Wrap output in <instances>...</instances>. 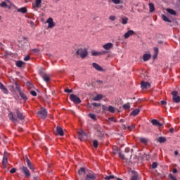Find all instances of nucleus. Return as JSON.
Returning <instances> with one entry per match:
<instances>
[{
  "label": "nucleus",
  "instance_id": "f257e3e1",
  "mask_svg": "<svg viewBox=\"0 0 180 180\" xmlns=\"http://www.w3.org/2000/svg\"><path fill=\"white\" fill-rule=\"evenodd\" d=\"M77 56H80L81 58H85L88 56V51L86 49H79L76 51Z\"/></svg>",
  "mask_w": 180,
  "mask_h": 180
},
{
  "label": "nucleus",
  "instance_id": "f03ea898",
  "mask_svg": "<svg viewBox=\"0 0 180 180\" xmlns=\"http://www.w3.org/2000/svg\"><path fill=\"white\" fill-rule=\"evenodd\" d=\"M38 117L46 119L47 117V110L44 108H41L37 112Z\"/></svg>",
  "mask_w": 180,
  "mask_h": 180
},
{
  "label": "nucleus",
  "instance_id": "7ed1b4c3",
  "mask_svg": "<svg viewBox=\"0 0 180 180\" xmlns=\"http://www.w3.org/2000/svg\"><path fill=\"white\" fill-rule=\"evenodd\" d=\"M172 95L173 102H174V103H179V102H180V96H178V91H173L172 92Z\"/></svg>",
  "mask_w": 180,
  "mask_h": 180
},
{
  "label": "nucleus",
  "instance_id": "20e7f679",
  "mask_svg": "<svg viewBox=\"0 0 180 180\" xmlns=\"http://www.w3.org/2000/svg\"><path fill=\"white\" fill-rule=\"evenodd\" d=\"M70 99L74 103H81V98H79V97L77 96L75 94H70Z\"/></svg>",
  "mask_w": 180,
  "mask_h": 180
},
{
  "label": "nucleus",
  "instance_id": "39448f33",
  "mask_svg": "<svg viewBox=\"0 0 180 180\" xmlns=\"http://www.w3.org/2000/svg\"><path fill=\"white\" fill-rule=\"evenodd\" d=\"M20 170L22 171V174H24L26 178H29V176H31L30 170L27 167H20Z\"/></svg>",
  "mask_w": 180,
  "mask_h": 180
},
{
  "label": "nucleus",
  "instance_id": "423d86ee",
  "mask_svg": "<svg viewBox=\"0 0 180 180\" xmlns=\"http://www.w3.org/2000/svg\"><path fill=\"white\" fill-rule=\"evenodd\" d=\"M15 112L18 119L20 120H23L25 119V115H23V113L19 110V108H15Z\"/></svg>",
  "mask_w": 180,
  "mask_h": 180
},
{
  "label": "nucleus",
  "instance_id": "0eeeda50",
  "mask_svg": "<svg viewBox=\"0 0 180 180\" xmlns=\"http://www.w3.org/2000/svg\"><path fill=\"white\" fill-rule=\"evenodd\" d=\"M46 23H48V29H53L56 26V22L53 20V18H49L46 20Z\"/></svg>",
  "mask_w": 180,
  "mask_h": 180
},
{
  "label": "nucleus",
  "instance_id": "6e6552de",
  "mask_svg": "<svg viewBox=\"0 0 180 180\" xmlns=\"http://www.w3.org/2000/svg\"><path fill=\"white\" fill-rule=\"evenodd\" d=\"M96 179V174L94 172H89L86 174L85 180H95Z\"/></svg>",
  "mask_w": 180,
  "mask_h": 180
},
{
  "label": "nucleus",
  "instance_id": "1a4fd4ad",
  "mask_svg": "<svg viewBox=\"0 0 180 180\" xmlns=\"http://www.w3.org/2000/svg\"><path fill=\"white\" fill-rule=\"evenodd\" d=\"M141 87L142 89H148V88H151V84L148 82H141Z\"/></svg>",
  "mask_w": 180,
  "mask_h": 180
},
{
  "label": "nucleus",
  "instance_id": "9d476101",
  "mask_svg": "<svg viewBox=\"0 0 180 180\" xmlns=\"http://www.w3.org/2000/svg\"><path fill=\"white\" fill-rule=\"evenodd\" d=\"M85 137H86V133L84 131H80L78 132V139L79 140H81V141H84L85 139Z\"/></svg>",
  "mask_w": 180,
  "mask_h": 180
},
{
  "label": "nucleus",
  "instance_id": "9b49d317",
  "mask_svg": "<svg viewBox=\"0 0 180 180\" xmlns=\"http://www.w3.org/2000/svg\"><path fill=\"white\" fill-rule=\"evenodd\" d=\"M25 161L27 162V165L30 169L32 171H34V166L32 164V162H30V160H29V158L27 156H25Z\"/></svg>",
  "mask_w": 180,
  "mask_h": 180
},
{
  "label": "nucleus",
  "instance_id": "f8f14e48",
  "mask_svg": "<svg viewBox=\"0 0 180 180\" xmlns=\"http://www.w3.org/2000/svg\"><path fill=\"white\" fill-rule=\"evenodd\" d=\"M2 165L4 167H6V165H8V152H6V151H4V153Z\"/></svg>",
  "mask_w": 180,
  "mask_h": 180
},
{
  "label": "nucleus",
  "instance_id": "ddd939ff",
  "mask_svg": "<svg viewBox=\"0 0 180 180\" xmlns=\"http://www.w3.org/2000/svg\"><path fill=\"white\" fill-rule=\"evenodd\" d=\"M8 118H9V120H11V122H13V123L18 122V117H15V115H13V112H12L8 113Z\"/></svg>",
  "mask_w": 180,
  "mask_h": 180
},
{
  "label": "nucleus",
  "instance_id": "4468645a",
  "mask_svg": "<svg viewBox=\"0 0 180 180\" xmlns=\"http://www.w3.org/2000/svg\"><path fill=\"white\" fill-rule=\"evenodd\" d=\"M106 53H108V51H100V52L92 51L91 56H103V55L106 54Z\"/></svg>",
  "mask_w": 180,
  "mask_h": 180
},
{
  "label": "nucleus",
  "instance_id": "2eb2a0df",
  "mask_svg": "<svg viewBox=\"0 0 180 180\" xmlns=\"http://www.w3.org/2000/svg\"><path fill=\"white\" fill-rule=\"evenodd\" d=\"M134 31L129 30H128L124 34V39H129V37H130V36H134Z\"/></svg>",
  "mask_w": 180,
  "mask_h": 180
},
{
  "label": "nucleus",
  "instance_id": "dca6fc26",
  "mask_svg": "<svg viewBox=\"0 0 180 180\" xmlns=\"http://www.w3.org/2000/svg\"><path fill=\"white\" fill-rule=\"evenodd\" d=\"M113 48V44L112 42H108L103 46V49L104 50H110V49Z\"/></svg>",
  "mask_w": 180,
  "mask_h": 180
},
{
  "label": "nucleus",
  "instance_id": "f3484780",
  "mask_svg": "<svg viewBox=\"0 0 180 180\" xmlns=\"http://www.w3.org/2000/svg\"><path fill=\"white\" fill-rule=\"evenodd\" d=\"M92 65L94 68H95V70H96L97 71H105V70H103V68H102V67H101V65H99L96 63H93Z\"/></svg>",
  "mask_w": 180,
  "mask_h": 180
},
{
  "label": "nucleus",
  "instance_id": "a211bd4d",
  "mask_svg": "<svg viewBox=\"0 0 180 180\" xmlns=\"http://www.w3.org/2000/svg\"><path fill=\"white\" fill-rule=\"evenodd\" d=\"M0 89L4 92L6 95H8L9 94V91H8V89L5 88V86L2 82H0Z\"/></svg>",
  "mask_w": 180,
  "mask_h": 180
},
{
  "label": "nucleus",
  "instance_id": "6ab92c4d",
  "mask_svg": "<svg viewBox=\"0 0 180 180\" xmlns=\"http://www.w3.org/2000/svg\"><path fill=\"white\" fill-rule=\"evenodd\" d=\"M151 123L153 126H156L157 127H161L162 126V124H161L158 120L154 119L151 120Z\"/></svg>",
  "mask_w": 180,
  "mask_h": 180
},
{
  "label": "nucleus",
  "instance_id": "aec40b11",
  "mask_svg": "<svg viewBox=\"0 0 180 180\" xmlns=\"http://www.w3.org/2000/svg\"><path fill=\"white\" fill-rule=\"evenodd\" d=\"M41 77L43 78L44 81L46 82V84H49V82H50V77L47 75V74H43L41 75Z\"/></svg>",
  "mask_w": 180,
  "mask_h": 180
},
{
  "label": "nucleus",
  "instance_id": "412c9836",
  "mask_svg": "<svg viewBox=\"0 0 180 180\" xmlns=\"http://www.w3.org/2000/svg\"><path fill=\"white\" fill-rule=\"evenodd\" d=\"M56 131H57V134H58V136H64V131H63V128L60 127H57Z\"/></svg>",
  "mask_w": 180,
  "mask_h": 180
},
{
  "label": "nucleus",
  "instance_id": "4be33fe9",
  "mask_svg": "<svg viewBox=\"0 0 180 180\" xmlns=\"http://www.w3.org/2000/svg\"><path fill=\"white\" fill-rule=\"evenodd\" d=\"M25 62L22 61V60H18L15 62V65L16 67H18V68H22V67H23V65H25Z\"/></svg>",
  "mask_w": 180,
  "mask_h": 180
},
{
  "label": "nucleus",
  "instance_id": "5701e85b",
  "mask_svg": "<svg viewBox=\"0 0 180 180\" xmlns=\"http://www.w3.org/2000/svg\"><path fill=\"white\" fill-rule=\"evenodd\" d=\"M41 4V0H35V3L32 4L33 8H39Z\"/></svg>",
  "mask_w": 180,
  "mask_h": 180
},
{
  "label": "nucleus",
  "instance_id": "b1692460",
  "mask_svg": "<svg viewBox=\"0 0 180 180\" xmlns=\"http://www.w3.org/2000/svg\"><path fill=\"white\" fill-rule=\"evenodd\" d=\"M150 58H151V54H150V53L143 54V61H148V60H150Z\"/></svg>",
  "mask_w": 180,
  "mask_h": 180
},
{
  "label": "nucleus",
  "instance_id": "393cba45",
  "mask_svg": "<svg viewBox=\"0 0 180 180\" xmlns=\"http://www.w3.org/2000/svg\"><path fill=\"white\" fill-rule=\"evenodd\" d=\"M17 12H20V13H27V8H26V7H22L20 8H18L17 10Z\"/></svg>",
  "mask_w": 180,
  "mask_h": 180
},
{
  "label": "nucleus",
  "instance_id": "a878e982",
  "mask_svg": "<svg viewBox=\"0 0 180 180\" xmlns=\"http://www.w3.org/2000/svg\"><path fill=\"white\" fill-rule=\"evenodd\" d=\"M158 143H165V141H167V138H165L164 136H160L158 139Z\"/></svg>",
  "mask_w": 180,
  "mask_h": 180
},
{
  "label": "nucleus",
  "instance_id": "bb28decb",
  "mask_svg": "<svg viewBox=\"0 0 180 180\" xmlns=\"http://www.w3.org/2000/svg\"><path fill=\"white\" fill-rule=\"evenodd\" d=\"M19 95L22 100H24L25 101H27V96H26L25 94H24L22 91H20Z\"/></svg>",
  "mask_w": 180,
  "mask_h": 180
},
{
  "label": "nucleus",
  "instance_id": "cd10ccee",
  "mask_svg": "<svg viewBox=\"0 0 180 180\" xmlns=\"http://www.w3.org/2000/svg\"><path fill=\"white\" fill-rule=\"evenodd\" d=\"M15 89L18 91V94L22 92V89L20 88V86L19 85V83L18 82H15Z\"/></svg>",
  "mask_w": 180,
  "mask_h": 180
},
{
  "label": "nucleus",
  "instance_id": "c85d7f7f",
  "mask_svg": "<svg viewBox=\"0 0 180 180\" xmlns=\"http://www.w3.org/2000/svg\"><path fill=\"white\" fill-rule=\"evenodd\" d=\"M148 6H149V11L150 13L154 12V11H155V7L154 6V4L153 3H149Z\"/></svg>",
  "mask_w": 180,
  "mask_h": 180
},
{
  "label": "nucleus",
  "instance_id": "c756f323",
  "mask_svg": "<svg viewBox=\"0 0 180 180\" xmlns=\"http://www.w3.org/2000/svg\"><path fill=\"white\" fill-rule=\"evenodd\" d=\"M139 113H140V110L135 109L131 112V116H137V115H139Z\"/></svg>",
  "mask_w": 180,
  "mask_h": 180
},
{
  "label": "nucleus",
  "instance_id": "7c9ffc66",
  "mask_svg": "<svg viewBox=\"0 0 180 180\" xmlns=\"http://www.w3.org/2000/svg\"><path fill=\"white\" fill-rule=\"evenodd\" d=\"M85 172H86V170L84 167H81L78 171L79 175H84Z\"/></svg>",
  "mask_w": 180,
  "mask_h": 180
},
{
  "label": "nucleus",
  "instance_id": "2f4dec72",
  "mask_svg": "<svg viewBox=\"0 0 180 180\" xmlns=\"http://www.w3.org/2000/svg\"><path fill=\"white\" fill-rule=\"evenodd\" d=\"M167 12H168V13H169L170 15H173L174 16H175V15H176V12L171 8H167Z\"/></svg>",
  "mask_w": 180,
  "mask_h": 180
},
{
  "label": "nucleus",
  "instance_id": "473e14b6",
  "mask_svg": "<svg viewBox=\"0 0 180 180\" xmlns=\"http://www.w3.org/2000/svg\"><path fill=\"white\" fill-rule=\"evenodd\" d=\"M162 19L165 21V22H168V23H171V20H169V18H168L165 15L162 14Z\"/></svg>",
  "mask_w": 180,
  "mask_h": 180
},
{
  "label": "nucleus",
  "instance_id": "72a5a7b5",
  "mask_svg": "<svg viewBox=\"0 0 180 180\" xmlns=\"http://www.w3.org/2000/svg\"><path fill=\"white\" fill-rule=\"evenodd\" d=\"M103 98V96H102L101 94H98L96 96H95L93 98V101H101V99H102Z\"/></svg>",
  "mask_w": 180,
  "mask_h": 180
},
{
  "label": "nucleus",
  "instance_id": "f704fd0d",
  "mask_svg": "<svg viewBox=\"0 0 180 180\" xmlns=\"http://www.w3.org/2000/svg\"><path fill=\"white\" fill-rule=\"evenodd\" d=\"M119 153V149L117 148V147L116 146H113L112 147V154H114V155H116V154Z\"/></svg>",
  "mask_w": 180,
  "mask_h": 180
},
{
  "label": "nucleus",
  "instance_id": "c9c22d12",
  "mask_svg": "<svg viewBox=\"0 0 180 180\" xmlns=\"http://www.w3.org/2000/svg\"><path fill=\"white\" fill-rule=\"evenodd\" d=\"M108 110L110 113H115V107H113L112 105H109L108 108Z\"/></svg>",
  "mask_w": 180,
  "mask_h": 180
},
{
  "label": "nucleus",
  "instance_id": "e433bc0d",
  "mask_svg": "<svg viewBox=\"0 0 180 180\" xmlns=\"http://www.w3.org/2000/svg\"><path fill=\"white\" fill-rule=\"evenodd\" d=\"M94 129L95 130H96V131H98V133H101V131H103V129H102V127H101L99 125H96Z\"/></svg>",
  "mask_w": 180,
  "mask_h": 180
},
{
  "label": "nucleus",
  "instance_id": "4c0bfd02",
  "mask_svg": "<svg viewBox=\"0 0 180 180\" xmlns=\"http://www.w3.org/2000/svg\"><path fill=\"white\" fill-rule=\"evenodd\" d=\"M122 25H127V22H129V18L127 17L122 18Z\"/></svg>",
  "mask_w": 180,
  "mask_h": 180
},
{
  "label": "nucleus",
  "instance_id": "58836bf2",
  "mask_svg": "<svg viewBox=\"0 0 180 180\" xmlns=\"http://www.w3.org/2000/svg\"><path fill=\"white\" fill-rule=\"evenodd\" d=\"M139 141H140L141 143H142L143 144H147V143H148V141L147 139H146V138H140Z\"/></svg>",
  "mask_w": 180,
  "mask_h": 180
},
{
  "label": "nucleus",
  "instance_id": "ea45409f",
  "mask_svg": "<svg viewBox=\"0 0 180 180\" xmlns=\"http://www.w3.org/2000/svg\"><path fill=\"white\" fill-rule=\"evenodd\" d=\"M96 135L98 136V137H99L100 139H102V137H103V136L105 135L103 134V131H101V133H98V131H96Z\"/></svg>",
  "mask_w": 180,
  "mask_h": 180
},
{
  "label": "nucleus",
  "instance_id": "a19ab883",
  "mask_svg": "<svg viewBox=\"0 0 180 180\" xmlns=\"http://www.w3.org/2000/svg\"><path fill=\"white\" fill-rule=\"evenodd\" d=\"M157 167H158V163L153 162L151 165L152 169H155V168H157Z\"/></svg>",
  "mask_w": 180,
  "mask_h": 180
},
{
  "label": "nucleus",
  "instance_id": "79ce46f5",
  "mask_svg": "<svg viewBox=\"0 0 180 180\" xmlns=\"http://www.w3.org/2000/svg\"><path fill=\"white\" fill-rule=\"evenodd\" d=\"M89 116L91 119H92L93 120H96V115H95L93 113H89Z\"/></svg>",
  "mask_w": 180,
  "mask_h": 180
},
{
  "label": "nucleus",
  "instance_id": "37998d69",
  "mask_svg": "<svg viewBox=\"0 0 180 180\" xmlns=\"http://www.w3.org/2000/svg\"><path fill=\"white\" fill-rule=\"evenodd\" d=\"M123 109L125 110H127L128 109H130V104H124L122 106Z\"/></svg>",
  "mask_w": 180,
  "mask_h": 180
},
{
  "label": "nucleus",
  "instance_id": "c03bdc74",
  "mask_svg": "<svg viewBox=\"0 0 180 180\" xmlns=\"http://www.w3.org/2000/svg\"><path fill=\"white\" fill-rule=\"evenodd\" d=\"M104 179H105V180L115 179V176L114 175L106 176L104 178Z\"/></svg>",
  "mask_w": 180,
  "mask_h": 180
},
{
  "label": "nucleus",
  "instance_id": "a18cd8bd",
  "mask_svg": "<svg viewBox=\"0 0 180 180\" xmlns=\"http://www.w3.org/2000/svg\"><path fill=\"white\" fill-rule=\"evenodd\" d=\"M93 146H94V148H98V141L94 140V141H93Z\"/></svg>",
  "mask_w": 180,
  "mask_h": 180
},
{
  "label": "nucleus",
  "instance_id": "49530a36",
  "mask_svg": "<svg viewBox=\"0 0 180 180\" xmlns=\"http://www.w3.org/2000/svg\"><path fill=\"white\" fill-rule=\"evenodd\" d=\"M9 90L11 91V92H15V86L13 85H11L9 86Z\"/></svg>",
  "mask_w": 180,
  "mask_h": 180
},
{
  "label": "nucleus",
  "instance_id": "de8ad7c7",
  "mask_svg": "<svg viewBox=\"0 0 180 180\" xmlns=\"http://www.w3.org/2000/svg\"><path fill=\"white\" fill-rule=\"evenodd\" d=\"M111 2H112V4H115V5H119V4L121 3L120 0H111Z\"/></svg>",
  "mask_w": 180,
  "mask_h": 180
},
{
  "label": "nucleus",
  "instance_id": "09e8293b",
  "mask_svg": "<svg viewBox=\"0 0 180 180\" xmlns=\"http://www.w3.org/2000/svg\"><path fill=\"white\" fill-rule=\"evenodd\" d=\"M119 157L121 158V160H126V157H124V155H123L122 153L119 152Z\"/></svg>",
  "mask_w": 180,
  "mask_h": 180
},
{
  "label": "nucleus",
  "instance_id": "8fccbe9b",
  "mask_svg": "<svg viewBox=\"0 0 180 180\" xmlns=\"http://www.w3.org/2000/svg\"><path fill=\"white\" fill-rule=\"evenodd\" d=\"M128 130H130V131H131L133 130V129H136V125L134 124H131V126H129L127 127Z\"/></svg>",
  "mask_w": 180,
  "mask_h": 180
},
{
  "label": "nucleus",
  "instance_id": "3c124183",
  "mask_svg": "<svg viewBox=\"0 0 180 180\" xmlns=\"http://www.w3.org/2000/svg\"><path fill=\"white\" fill-rule=\"evenodd\" d=\"M138 179H139V176H137L136 174H134L131 177V180H138Z\"/></svg>",
  "mask_w": 180,
  "mask_h": 180
},
{
  "label": "nucleus",
  "instance_id": "603ef678",
  "mask_svg": "<svg viewBox=\"0 0 180 180\" xmlns=\"http://www.w3.org/2000/svg\"><path fill=\"white\" fill-rule=\"evenodd\" d=\"M169 179H172V180H176V177L172 175V174H169Z\"/></svg>",
  "mask_w": 180,
  "mask_h": 180
},
{
  "label": "nucleus",
  "instance_id": "864d4df0",
  "mask_svg": "<svg viewBox=\"0 0 180 180\" xmlns=\"http://www.w3.org/2000/svg\"><path fill=\"white\" fill-rule=\"evenodd\" d=\"M0 6H1V8H6V6H8V4H6V2L3 1V2L0 4Z\"/></svg>",
  "mask_w": 180,
  "mask_h": 180
},
{
  "label": "nucleus",
  "instance_id": "5fc2aeb1",
  "mask_svg": "<svg viewBox=\"0 0 180 180\" xmlns=\"http://www.w3.org/2000/svg\"><path fill=\"white\" fill-rule=\"evenodd\" d=\"M30 94L32 96H37V93H36L34 91L32 90L30 91Z\"/></svg>",
  "mask_w": 180,
  "mask_h": 180
},
{
  "label": "nucleus",
  "instance_id": "6e6d98bb",
  "mask_svg": "<svg viewBox=\"0 0 180 180\" xmlns=\"http://www.w3.org/2000/svg\"><path fill=\"white\" fill-rule=\"evenodd\" d=\"M65 92H66L68 94H72V89H65Z\"/></svg>",
  "mask_w": 180,
  "mask_h": 180
},
{
  "label": "nucleus",
  "instance_id": "4d7b16f0",
  "mask_svg": "<svg viewBox=\"0 0 180 180\" xmlns=\"http://www.w3.org/2000/svg\"><path fill=\"white\" fill-rule=\"evenodd\" d=\"M92 105L94 106V108H98V106H101V104L98 103H93Z\"/></svg>",
  "mask_w": 180,
  "mask_h": 180
},
{
  "label": "nucleus",
  "instance_id": "13d9d810",
  "mask_svg": "<svg viewBox=\"0 0 180 180\" xmlns=\"http://www.w3.org/2000/svg\"><path fill=\"white\" fill-rule=\"evenodd\" d=\"M154 54L158 55V48H157V47L154 48Z\"/></svg>",
  "mask_w": 180,
  "mask_h": 180
},
{
  "label": "nucleus",
  "instance_id": "bf43d9fd",
  "mask_svg": "<svg viewBox=\"0 0 180 180\" xmlns=\"http://www.w3.org/2000/svg\"><path fill=\"white\" fill-rule=\"evenodd\" d=\"M29 60H30V56H27L24 58L25 61H29Z\"/></svg>",
  "mask_w": 180,
  "mask_h": 180
},
{
  "label": "nucleus",
  "instance_id": "052dcab7",
  "mask_svg": "<svg viewBox=\"0 0 180 180\" xmlns=\"http://www.w3.org/2000/svg\"><path fill=\"white\" fill-rule=\"evenodd\" d=\"M109 19L110 20H116V17H115V16H113V15H111V16H110L109 17Z\"/></svg>",
  "mask_w": 180,
  "mask_h": 180
},
{
  "label": "nucleus",
  "instance_id": "680f3d73",
  "mask_svg": "<svg viewBox=\"0 0 180 180\" xmlns=\"http://www.w3.org/2000/svg\"><path fill=\"white\" fill-rule=\"evenodd\" d=\"M11 174H15V172H16V169L13 168L10 170Z\"/></svg>",
  "mask_w": 180,
  "mask_h": 180
},
{
  "label": "nucleus",
  "instance_id": "e2e57ef3",
  "mask_svg": "<svg viewBox=\"0 0 180 180\" xmlns=\"http://www.w3.org/2000/svg\"><path fill=\"white\" fill-rule=\"evenodd\" d=\"M109 119V120H110V122H116V119L115 118V117H110V118H108Z\"/></svg>",
  "mask_w": 180,
  "mask_h": 180
},
{
  "label": "nucleus",
  "instance_id": "0e129e2a",
  "mask_svg": "<svg viewBox=\"0 0 180 180\" xmlns=\"http://www.w3.org/2000/svg\"><path fill=\"white\" fill-rule=\"evenodd\" d=\"M160 103H161V105H167V101H162L160 102Z\"/></svg>",
  "mask_w": 180,
  "mask_h": 180
},
{
  "label": "nucleus",
  "instance_id": "69168bd1",
  "mask_svg": "<svg viewBox=\"0 0 180 180\" xmlns=\"http://www.w3.org/2000/svg\"><path fill=\"white\" fill-rule=\"evenodd\" d=\"M125 152L126 153H129L130 152V148H125Z\"/></svg>",
  "mask_w": 180,
  "mask_h": 180
},
{
  "label": "nucleus",
  "instance_id": "338daca9",
  "mask_svg": "<svg viewBox=\"0 0 180 180\" xmlns=\"http://www.w3.org/2000/svg\"><path fill=\"white\" fill-rule=\"evenodd\" d=\"M34 53H39V50L37 49H33Z\"/></svg>",
  "mask_w": 180,
  "mask_h": 180
},
{
  "label": "nucleus",
  "instance_id": "774afa93",
  "mask_svg": "<svg viewBox=\"0 0 180 180\" xmlns=\"http://www.w3.org/2000/svg\"><path fill=\"white\" fill-rule=\"evenodd\" d=\"M30 25H31L32 26H34V22L30 21Z\"/></svg>",
  "mask_w": 180,
  "mask_h": 180
}]
</instances>
